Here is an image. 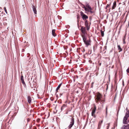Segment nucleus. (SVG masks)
I'll return each mask as SVG.
<instances>
[{
  "mask_svg": "<svg viewBox=\"0 0 129 129\" xmlns=\"http://www.w3.org/2000/svg\"><path fill=\"white\" fill-rule=\"evenodd\" d=\"M95 100L97 104H99V102L100 104H102L105 102V100L103 99L102 95L99 93H97L95 95Z\"/></svg>",
  "mask_w": 129,
  "mask_h": 129,
  "instance_id": "obj_1",
  "label": "nucleus"
},
{
  "mask_svg": "<svg viewBox=\"0 0 129 129\" xmlns=\"http://www.w3.org/2000/svg\"><path fill=\"white\" fill-rule=\"evenodd\" d=\"M86 7L84 5L82 4L83 6V8H84L85 11L88 12H90L91 13H93V11H92V8L90 6L88 3L87 2H85V3Z\"/></svg>",
  "mask_w": 129,
  "mask_h": 129,
  "instance_id": "obj_2",
  "label": "nucleus"
},
{
  "mask_svg": "<svg viewBox=\"0 0 129 129\" xmlns=\"http://www.w3.org/2000/svg\"><path fill=\"white\" fill-rule=\"evenodd\" d=\"M81 36L83 38V41L86 45L85 46L87 47L88 46L91 45V40L89 39L88 40H87V38L86 37L85 35H82Z\"/></svg>",
  "mask_w": 129,
  "mask_h": 129,
  "instance_id": "obj_3",
  "label": "nucleus"
},
{
  "mask_svg": "<svg viewBox=\"0 0 129 129\" xmlns=\"http://www.w3.org/2000/svg\"><path fill=\"white\" fill-rule=\"evenodd\" d=\"M70 116L72 118H71L70 124L68 126V127L69 128H71L74 124V118L71 116Z\"/></svg>",
  "mask_w": 129,
  "mask_h": 129,
  "instance_id": "obj_4",
  "label": "nucleus"
},
{
  "mask_svg": "<svg viewBox=\"0 0 129 129\" xmlns=\"http://www.w3.org/2000/svg\"><path fill=\"white\" fill-rule=\"evenodd\" d=\"M80 14L83 20H84V19H86L88 18V16L84 14L82 12H80Z\"/></svg>",
  "mask_w": 129,
  "mask_h": 129,
  "instance_id": "obj_5",
  "label": "nucleus"
},
{
  "mask_svg": "<svg viewBox=\"0 0 129 129\" xmlns=\"http://www.w3.org/2000/svg\"><path fill=\"white\" fill-rule=\"evenodd\" d=\"M96 110V106L95 105L94 106V107L93 109L92 112L91 113V115L92 116H93L95 118L96 117V115H95V114H94Z\"/></svg>",
  "mask_w": 129,
  "mask_h": 129,
  "instance_id": "obj_6",
  "label": "nucleus"
},
{
  "mask_svg": "<svg viewBox=\"0 0 129 129\" xmlns=\"http://www.w3.org/2000/svg\"><path fill=\"white\" fill-rule=\"evenodd\" d=\"M32 8L33 9V12H34L35 14H37V11L36 10L37 7L35 5L34 6V5H32Z\"/></svg>",
  "mask_w": 129,
  "mask_h": 129,
  "instance_id": "obj_7",
  "label": "nucleus"
},
{
  "mask_svg": "<svg viewBox=\"0 0 129 129\" xmlns=\"http://www.w3.org/2000/svg\"><path fill=\"white\" fill-rule=\"evenodd\" d=\"M129 116V110H127L125 114L123 119L127 120Z\"/></svg>",
  "mask_w": 129,
  "mask_h": 129,
  "instance_id": "obj_8",
  "label": "nucleus"
},
{
  "mask_svg": "<svg viewBox=\"0 0 129 129\" xmlns=\"http://www.w3.org/2000/svg\"><path fill=\"white\" fill-rule=\"evenodd\" d=\"M80 30H81L82 33L84 35H85L86 31L85 27L83 26H81Z\"/></svg>",
  "mask_w": 129,
  "mask_h": 129,
  "instance_id": "obj_9",
  "label": "nucleus"
},
{
  "mask_svg": "<svg viewBox=\"0 0 129 129\" xmlns=\"http://www.w3.org/2000/svg\"><path fill=\"white\" fill-rule=\"evenodd\" d=\"M20 80L22 81V82L23 85H24L25 87H26V85L25 82H24V80L23 77L22 75H21V76Z\"/></svg>",
  "mask_w": 129,
  "mask_h": 129,
  "instance_id": "obj_10",
  "label": "nucleus"
},
{
  "mask_svg": "<svg viewBox=\"0 0 129 129\" xmlns=\"http://www.w3.org/2000/svg\"><path fill=\"white\" fill-rule=\"evenodd\" d=\"M121 129H129V124L126 125H123L121 127Z\"/></svg>",
  "mask_w": 129,
  "mask_h": 129,
  "instance_id": "obj_11",
  "label": "nucleus"
},
{
  "mask_svg": "<svg viewBox=\"0 0 129 129\" xmlns=\"http://www.w3.org/2000/svg\"><path fill=\"white\" fill-rule=\"evenodd\" d=\"M27 100L29 104H30L31 103V99L30 96H28L27 97Z\"/></svg>",
  "mask_w": 129,
  "mask_h": 129,
  "instance_id": "obj_12",
  "label": "nucleus"
},
{
  "mask_svg": "<svg viewBox=\"0 0 129 129\" xmlns=\"http://www.w3.org/2000/svg\"><path fill=\"white\" fill-rule=\"evenodd\" d=\"M55 29H53L52 30V36L54 37H55L56 36V35L55 33Z\"/></svg>",
  "mask_w": 129,
  "mask_h": 129,
  "instance_id": "obj_13",
  "label": "nucleus"
},
{
  "mask_svg": "<svg viewBox=\"0 0 129 129\" xmlns=\"http://www.w3.org/2000/svg\"><path fill=\"white\" fill-rule=\"evenodd\" d=\"M88 23L85 24L86 27L87 28V30H88L90 29V26L88 25Z\"/></svg>",
  "mask_w": 129,
  "mask_h": 129,
  "instance_id": "obj_14",
  "label": "nucleus"
},
{
  "mask_svg": "<svg viewBox=\"0 0 129 129\" xmlns=\"http://www.w3.org/2000/svg\"><path fill=\"white\" fill-rule=\"evenodd\" d=\"M103 122V120H101V121H100L98 124V128H100L101 127L102 123Z\"/></svg>",
  "mask_w": 129,
  "mask_h": 129,
  "instance_id": "obj_15",
  "label": "nucleus"
},
{
  "mask_svg": "<svg viewBox=\"0 0 129 129\" xmlns=\"http://www.w3.org/2000/svg\"><path fill=\"white\" fill-rule=\"evenodd\" d=\"M116 6V2H114L113 3V5L112 7V9H114Z\"/></svg>",
  "mask_w": 129,
  "mask_h": 129,
  "instance_id": "obj_16",
  "label": "nucleus"
},
{
  "mask_svg": "<svg viewBox=\"0 0 129 129\" xmlns=\"http://www.w3.org/2000/svg\"><path fill=\"white\" fill-rule=\"evenodd\" d=\"M62 84V83H61L59 85L57 86V88L56 89V92L58 91V90L59 89V88H60L61 86V85Z\"/></svg>",
  "mask_w": 129,
  "mask_h": 129,
  "instance_id": "obj_17",
  "label": "nucleus"
},
{
  "mask_svg": "<svg viewBox=\"0 0 129 129\" xmlns=\"http://www.w3.org/2000/svg\"><path fill=\"white\" fill-rule=\"evenodd\" d=\"M127 120L123 119V123L124 124H127L128 122L126 121Z\"/></svg>",
  "mask_w": 129,
  "mask_h": 129,
  "instance_id": "obj_18",
  "label": "nucleus"
},
{
  "mask_svg": "<svg viewBox=\"0 0 129 129\" xmlns=\"http://www.w3.org/2000/svg\"><path fill=\"white\" fill-rule=\"evenodd\" d=\"M117 48L119 50V52H121L122 51V50L121 48L120 47L119 45H117Z\"/></svg>",
  "mask_w": 129,
  "mask_h": 129,
  "instance_id": "obj_19",
  "label": "nucleus"
},
{
  "mask_svg": "<svg viewBox=\"0 0 129 129\" xmlns=\"http://www.w3.org/2000/svg\"><path fill=\"white\" fill-rule=\"evenodd\" d=\"M66 105L65 104H64L61 107V111H62L64 109V108L66 107Z\"/></svg>",
  "mask_w": 129,
  "mask_h": 129,
  "instance_id": "obj_20",
  "label": "nucleus"
},
{
  "mask_svg": "<svg viewBox=\"0 0 129 129\" xmlns=\"http://www.w3.org/2000/svg\"><path fill=\"white\" fill-rule=\"evenodd\" d=\"M101 32L102 37H103L104 36V32L102 30H101Z\"/></svg>",
  "mask_w": 129,
  "mask_h": 129,
  "instance_id": "obj_21",
  "label": "nucleus"
},
{
  "mask_svg": "<svg viewBox=\"0 0 129 129\" xmlns=\"http://www.w3.org/2000/svg\"><path fill=\"white\" fill-rule=\"evenodd\" d=\"M4 10H5V12L7 14V10L6 9V8L5 7L4 8Z\"/></svg>",
  "mask_w": 129,
  "mask_h": 129,
  "instance_id": "obj_22",
  "label": "nucleus"
},
{
  "mask_svg": "<svg viewBox=\"0 0 129 129\" xmlns=\"http://www.w3.org/2000/svg\"><path fill=\"white\" fill-rule=\"evenodd\" d=\"M87 23H88V21L86 19L85 21V24H87Z\"/></svg>",
  "mask_w": 129,
  "mask_h": 129,
  "instance_id": "obj_23",
  "label": "nucleus"
},
{
  "mask_svg": "<svg viewBox=\"0 0 129 129\" xmlns=\"http://www.w3.org/2000/svg\"><path fill=\"white\" fill-rule=\"evenodd\" d=\"M123 44H125V39H123Z\"/></svg>",
  "mask_w": 129,
  "mask_h": 129,
  "instance_id": "obj_24",
  "label": "nucleus"
},
{
  "mask_svg": "<svg viewBox=\"0 0 129 129\" xmlns=\"http://www.w3.org/2000/svg\"><path fill=\"white\" fill-rule=\"evenodd\" d=\"M94 82H92L91 85V87L92 88L93 87V85L94 84Z\"/></svg>",
  "mask_w": 129,
  "mask_h": 129,
  "instance_id": "obj_25",
  "label": "nucleus"
},
{
  "mask_svg": "<svg viewBox=\"0 0 129 129\" xmlns=\"http://www.w3.org/2000/svg\"><path fill=\"white\" fill-rule=\"evenodd\" d=\"M110 4H108L106 6V8H108L109 7L110 5Z\"/></svg>",
  "mask_w": 129,
  "mask_h": 129,
  "instance_id": "obj_26",
  "label": "nucleus"
},
{
  "mask_svg": "<svg viewBox=\"0 0 129 129\" xmlns=\"http://www.w3.org/2000/svg\"><path fill=\"white\" fill-rule=\"evenodd\" d=\"M108 125L107 126V129H108L109 127V123H108Z\"/></svg>",
  "mask_w": 129,
  "mask_h": 129,
  "instance_id": "obj_27",
  "label": "nucleus"
},
{
  "mask_svg": "<svg viewBox=\"0 0 129 129\" xmlns=\"http://www.w3.org/2000/svg\"><path fill=\"white\" fill-rule=\"evenodd\" d=\"M126 71L127 73H129V68Z\"/></svg>",
  "mask_w": 129,
  "mask_h": 129,
  "instance_id": "obj_28",
  "label": "nucleus"
},
{
  "mask_svg": "<svg viewBox=\"0 0 129 129\" xmlns=\"http://www.w3.org/2000/svg\"><path fill=\"white\" fill-rule=\"evenodd\" d=\"M107 109H108V106H107L106 107V111H107Z\"/></svg>",
  "mask_w": 129,
  "mask_h": 129,
  "instance_id": "obj_29",
  "label": "nucleus"
},
{
  "mask_svg": "<svg viewBox=\"0 0 129 129\" xmlns=\"http://www.w3.org/2000/svg\"><path fill=\"white\" fill-rule=\"evenodd\" d=\"M106 116L107 115V111H106Z\"/></svg>",
  "mask_w": 129,
  "mask_h": 129,
  "instance_id": "obj_30",
  "label": "nucleus"
},
{
  "mask_svg": "<svg viewBox=\"0 0 129 129\" xmlns=\"http://www.w3.org/2000/svg\"><path fill=\"white\" fill-rule=\"evenodd\" d=\"M101 63H99V65L100 66H101Z\"/></svg>",
  "mask_w": 129,
  "mask_h": 129,
  "instance_id": "obj_31",
  "label": "nucleus"
},
{
  "mask_svg": "<svg viewBox=\"0 0 129 129\" xmlns=\"http://www.w3.org/2000/svg\"><path fill=\"white\" fill-rule=\"evenodd\" d=\"M104 48L105 49H106V46H105V47H104Z\"/></svg>",
  "mask_w": 129,
  "mask_h": 129,
  "instance_id": "obj_32",
  "label": "nucleus"
},
{
  "mask_svg": "<svg viewBox=\"0 0 129 129\" xmlns=\"http://www.w3.org/2000/svg\"><path fill=\"white\" fill-rule=\"evenodd\" d=\"M22 52H23L24 51V50L23 49H22Z\"/></svg>",
  "mask_w": 129,
  "mask_h": 129,
  "instance_id": "obj_33",
  "label": "nucleus"
},
{
  "mask_svg": "<svg viewBox=\"0 0 129 129\" xmlns=\"http://www.w3.org/2000/svg\"><path fill=\"white\" fill-rule=\"evenodd\" d=\"M125 36H124V38L123 39H125Z\"/></svg>",
  "mask_w": 129,
  "mask_h": 129,
  "instance_id": "obj_34",
  "label": "nucleus"
},
{
  "mask_svg": "<svg viewBox=\"0 0 129 129\" xmlns=\"http://www.w3.org/2000/svg\"><path fill=\"white\" fill-rule=\"evenodd\" d=\"M60 104H61V102H60V103H59Z\"/></svg>",
  "mask_w": 129,
  "mask_h": 129,
  "instance_id": "obj_35",
  "label": "nucleus"
},
{
  "mask_svg": "<svg viewBox=\"0 0 129 129\" xmlns=\"http://www.w3.org/2000/svg\"><path fill=\"white\" fill-rule=\"evenodd\" d=\"M127 108H126V110H127Z\"/></svg>",
  "mask_w": 129,
  "mask_h": 129,
  "instance_id": "obj_36",
  "label": "nucleus"
},
{
  "mask_svg": "<svg viewBox=\"0 0 129 129\" xmlns=\"http://www.w3.org/2000/svg\"><path fill=\"white\" fill-rule=\"evenodd\" d=\"M103 104H102V107H103Z\"/></svg>",
  "mask_w": 129,
  "mask_h": 129,
  "instance_id": "obj_37",
  "label": "nucleus"
},
{
  "mask_svg": "<svg viewBox=\"0 0 129 129\" xmlns=\"http://www.w3.org/2000/svg\"><path fill=\"white\" fill-rule=\"evenodd\" d=\"M122 84L123 85H124V83H122Z\"/></svg>",
  "mask_w": 129,
  "mask_h": 129,
  "instance_id": "obj_38",
  "label": "nucleus"
},
{
  "mask_svg": "<svg viewBox=\"0 0 129 129\" xmlns=\"http://www.w3.org/2000/svg\"><path fill=\"white\" fill-rule=\"evenodd\" d=\"M107 8H106V9H107Z\"/></svg>",
  "mask_w": 129,
  "mask_h": 129,
  "instance_id": "obj_39",
  "label": "nucleus"
},
{
  "mask_svg": "<svg viewBox=\"0 0 129 129\" xmlns=\"http://www.w3.org/2000/svg\"><path fill=\"white\" fill-rule=\"evenodd\" d=\"M29 54H28V55H29Z\"/></svg>",
  "mask_w": 129,
  "mask_h": 129,
  "instance_id": "obj_40",
  "label": "nucleus"
}]
</instances>
